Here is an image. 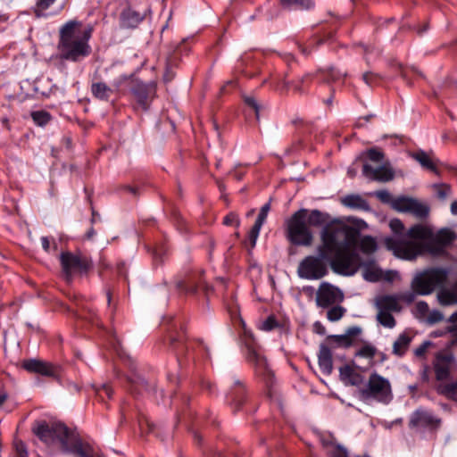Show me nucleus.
Here are the masks:
<instances>
[{
  "mask_svg": "<svg viewBox=\"0 0 457 457\" xmlns=\"http://www.w3.org/2000/svg\"><path fill=\"white\" fill-rule=\"evenodd\" d=\"M358 236L357 228L341 221L327 224L320 232L317 254L307 255L299 262L298 277L308 280L321 279L328 275V265L337 274L353 275L361 262L359 253L349 248L356 244Z\"/></svg>",
  "mask_w": 457,
  "mask_h": 457,
  "instance_id": "f257e3e1",
  "label": "nucleus"
},
{
  "mask_svg": "<svg viewBox=\"0 0 457 457\" xmlns=\"http://www.w3.org/2000/svg\"><path fill=\"white\" fill-rule=\"evenodd\" d=\"M389 227L394 236L385 238L386 247L396 257L408 261L425 253L443 255L446 247L456 238L455 233L448 228L434 233L430 227L423 224L413 225L405 231L403 222L398 219L391 220Z\"/></svg>",
  "mask_w": 457,
  "mask_h": 457,
  "instance_id": "f03ea898",
  "label": "nucleus"
},
{
  "mask_svg": "<svg viewBox=\"0 0 457 457\" xmlns=\"http://www.w3.org/2000/svg\"><path fill=\"white\" fill-rule=\"evenodd\" d=\"M92 29H83L77 21H69L59 31L58 51L62 60L79 62L91 53L88 41Z\"/></svg>",
  "mask_w": 457,
  "mask_h": 457,
  "instance_id": "7ed1b4c3",
  "label": "nucleus"
},
{
  "mask_svg": "<svg viewBox=\"0 0 457 457\" xmlns=\"http://www.w3.org/2000/svg\"><path fill=\"white\" fill-rule=\"evenodd\" d=\"M306 209H300L287 220V237L295 245H311L313 236L307 222Z\"/></svg>",
  "mask_w": 457,
  "mask_h": 457,
  "instance_id": "20e7f679",
  "label": "nucleus"
},
{
  "mask_svg": "<svg viewBox=\"0 0 457 457\" xmlns=\"http://www.w3.org/2000/svg\"><path fill=\"white\" fill-rule=\"evenodd\" d=\"M449 276V270L444 268H431L416 275L411 282L415 293L421 295L431 294L436 288L443 287Z\"/></svg>",
  "mask_w": 457,
  "mask_h": 457,
  "instance_id": "39448f33",
  "label": "nucleus"
},
{
  "mask_svg": "<svg viewBox=\"0 0 457 457\" xmlns=\"http://www.w3.org/2000/svg\"><path fill=\"white\" fill-rule=\"evenodd\" d=\"M360 395L364 400L373 399L383 403H388L393 397L389 380L376 372L370 376Z\"/></svg>",
  "mask_w": 457,
  "mask_h": 457,
  "instance_id": "423d86ee",
  "label": "nucleus"
},
{
  "mask_svg": "<svg viewBox=\"0 0 457 457\" xmlns=\"http://www.w3.org/2000/svg\"><path fill=\"white\" fill-rule=\"evenodd\" d=\"M60 262L63 277L68 283L71 282L75 273L85 274L93 266L92 261L80 253L62 252Z\"/></svg>",
  "mask_w": 457,
  "mask_h": 457,
  "instance_id": "0eeeda50",
  "label": "nucleus"
},
{
  "mask_svg": "<svg viewBox=\"0 0 457 457\" xmlns=\"http://www.w3.org/2000/svg\"><path fill=\"white\" fill-rule=\"evenodd\" d=\"M150 12V6L146 0H137L134 3L128 2V5L120 12V26L133 29Z\"/></svg>",
  "mask_w": 457,
  "mask_h": 457,
  "instance_id": "6e6552de",
  "label": "nucleus"
},
{
  "mask_svg": "<svg viewBox=\"0 0 457 457\" xmlns=\"http://www.w3.org/2000/svg\"><path fill=\"white\" fill-rule=\"evenodd\" d=\"M433 370L437 381H446L455 370V359L448 351H440L436 353L432 361Z\"/></svg>",
  "mask_w": 457,
  "mask_h": 457,
  "instance_id": "1a4fd4ad",
  "label": "nucleus"
},
{
  "mask_svg": "<svg viewBox=\"0 0 457 457\" xmlns=\"http://www.w3.org/2000/svg\"><path fill=\"white\" fill-rule=\"evenodd\" d=\"M345 295L343 291L328 283L321 282L316 292V304L320 308H328L337 303H340L344 301Z\"/></svg>",
  "mask_w": 457,
  "mask_h": 457,
  "instance_id": "9d476101",
  "label": "nucleus"
},
{
  "mask_svg": "<svg viewBox=\"0 0 457 457\" xmlns=\"http://www.w3.org/2000/svg\"><path fill=\"white\" fill-rule=\"evenodd\" d=\"M394 209L399 212H411L418 218H425L428 215L429 208L411 197H398L393 202Z\"/></svg>",
  "mask_w": 457,
  "mask_h": 457,
  "instance_id": "9b49d317",
  "label": "nucleus"
},
{
  "mask_svg": "<svg viewBox=\"0 0 457 457\" xmlns=\"http://www.w3.org/2000/svg\"><path fill=\"white\" fill-rule=\"evenodd\" d=\"M247 360L254 366L256 374L261 377L267 386L273 382L274 374L269 368L266 359L262 356L256 350L248 349Z\"/></svg>",
  "mask_w": 457,
  "mask_h": 457,
  "instance_id": "f8f14e48",
  "label": "nucleus"
},
{
  "mask_svg": "<svg viewBox=\"0 0 457 457\" xmlns=\"http://www.w3.org/2000/svg\"><path fill=\"white\" fill-rule=\"evenodd\" d=\"M130 91L137 102L146 110L149 101L155 93V86L154 84H145L138 80H132Z\"/></svg>",
  "mask_w": 457,
  "mask_h": 457,
  "instance_id": "ddd939ff",
  "label": "nucleus"
},
{
  "mask_svg": "<svg viewBox=\"0 0 457 457\" xmlns=\"http://www.w3.org/2000/svg\"><path fill=\"white\" fill-rule=\"evenodd\" d=\"M440 422V419L436 418L431 412L419 409L412 413L409 426L410 428H437Z\"/></svg>",
  "mask_w": 457,
  "mask_h": 457,
  "instance_id": "4468645a",
  "label": "nucleus"
},
{
  "mask_svg": "<svg viewBox=\"0 0 457 457\" xmlns=\"http://www.w3.org/2000/svg\"><path fill=\"white\" fill-rule=\"evenodd\" d=\"M355 224H356V227H353V228H357L359 232H360V230L364 229L368 227L367 223L362 220H356ZM359 237H360V235L357 237L356 244L350 246V248H349L350 251L356 253L353 249V247H354L356 245H358L359 249L365 254H371L377 251L378 244H377L376 239L373 237L364 236V237H361L360 240H359Z\"/></svg>",
  "mask_w": 457,
  "mask_h": 457,
  "instance_id": "2eb2a0df",
  "label": "nucleus"
},
{
  "mask_svg": "<svg viewBox=\"0 0 457 457\" xmlns=\"http://www.w3.org/2000/svg\"><path fill=\"white\" fill-rule=\"evenodd\" d=\"M362 173L364 176L378 181L386 182L394 179V171L386 165L373 168L370 164L364 163L362 166Z\"/></svg>",
  "mask_w": 457,
  "mask_h": 457,
  "instance_id": "dca6fc26",
  "label": "nucleus"
},
{
  "mask_svg": "<svg viewBox=\"0 0 457 457\" xmlns=\"http://www.w3.org/2000/svg\"><path fill=\"white\" fill-rule=\"evenodd\" d=\"M22 367L29 372L46 377H53L55 375V369L52 364L36 359L24 361Z\"/></svg>",
  "mask_w": 457,
  "mask_h": 457,
  "instance_id": "f3484780",
  "label": "nucleus"
},
{
  "mask_svg": "<svg viewBox=\"0 0 457 457\" xmlns=\"http://www.w3.org/2000/svg\"><path fill=\"white\" fill-rule=\"evenodd\" d=\"M412 158L417 161L424 169H427L436 176L441 177V171L438 169V165L444 166L446 168V164H444L439 160H433L429 154L426 153L423 150H419L412 154Z\"/></svg>",
  "mask_w": 457,
  "mask_h": 457,
  "instance_id": "a211bd4d",
  "label": "nucleus"
},
{
  "mask_svg": "<svg viewBox=\"0 0 457 457\" xmlns=\"http://www.w3.org/2000/svg\"><path fill=\"white\" fill-rule=\"evenodd\" d=\"M334 346L329 345L328 344H321L320 345L318 361L320 370L325 375L331 374L333 370V359H332V350Z\"/></svg>",
  "mask_w": 457,
  "mask_h": 457,
  "instance_id": "6ab92c4d",
  "label": "nucleus"
},
{
  "mask_svg": "<svg viewBox=\"0 0 457 457\" xmlns=\"http://www.w3.org/2000/svg\"><path fill=\"white\" fill-rule=\"evenodd\" d=\"M270 209V203L265 204L261 208L258 217H257L253 228H251V230L249 232L248 240H249L251 248H253L255 246L256 240L260 234V230L267 219Z\"/></svg>",
  "mask_w": 457,
  "mask_h": 457,
  "instance_id": "aec40b11",
  "label": "nucleus"
},
{
  "mask_svg": "<svg viewBox=\"0 0 457 457\" xmlns=\"http://www.w3.org/2000/svg\"><path fill=\"white\" fill-rule=\"evenodd\" d=\"M339 376L345 385L359 386L363 382V377L348 364L340 367Z\"/></svg>",
  "mask_w": 457,
  "mask_h": 457,
  "instance_id": "412c9836",
  "label": "nucleus"
},
{
  "mask_svg": "<svg viewBox=\"0 0 457 457\" xmlns=\"http://www.w3.org/2000/svg\"><path fill=\"white\" fill-rule=\"evenodd\" d=\"M376 306L378 310L388 312H399L402 309L396 295H382L377 298Z\"/></svg>",
  "mask_w": 457,
  "mask_h": 457,
  "instance_id": "4be33fe9",
  "label": "nucleus"
},
{
  "mask_svg": "<svg viewBox=\"0 0 457 457\" xmlns=\"http://www.w3.org/2000/svg\"><path fill=\"white\" fill-rule=\"evenodd\" d=\"M54 442L59 441L63 449H68L71 436L68 428L62 423H53Z\"/></svg>",
  "mask_w": 457,
  "mask_h": 457,
  "instance_id": "5701e85b",
  "label": "nucleus"
},
{
  "mask_svg": "<svg viewBox=\"0 0 457 457\" xmlns=\"http://www.w3.org/2000/svg\"><path fill=\"white\" fill-rule=\"evenodd\" d=\"M342 204L345 206L353 208V209H358V210H363V211H369L370 205L368 202L362 198L359 195H348L345 196L342 199Z\"/></svg>",
  "mask_w": 457,
  "mask_h": 457,
  "instance_id": "b1692460",
  "label": "nucleus"
},
{
  "mask_svg": "<svg viewBox=\"0 0 457 457\" xmlns=\"http://www.w3.org/2000/svg\"><path fill=\"white\" fill-rule=\"evenodd\" d=\"M33 431L46 444L50 445L54 443L53 424L42 422Z\"/></svg>",
  "mask_w": 457,
  "mask_h": 457,
  "instance_id": "393cba45",
  "label": "nucleus"
},
{
  "mask_svg": "<svg viewBox=\"0 0 457 457\" xmlns=\"http://www.w3.org/2000/svg\"><path fill=\"white\" fill-rule=\"evenodd\" d=\"M92 95L102 101H108L112 93V89L104 82H95L91 85Z\"/></svg>",
  "mask_w": 457,
  "mask_h": 457,
  "instance_id": "a878e982",
  "label": "nucleus"
},
{
  "mask_svg": "<svg viewBox=\"0 0 457 457\" xmlns=\"http://www.w3.org/2000/svg\"><path fill=\"white\" fill-rule=\"evenodd\" d=\"M411 342V337L403 333L398 337L393 345V353L398 356H402L409 348Z\"/></svg>",
  "mask_w": 457,
  "mask_h": 457,
  "instance_id": "bb28decb",
  "label": "nucleus"
},
{
  "mask_svg": "<svg viewBox=\"0 0 457 457\" xmlns=\"http://www.w3.org/2000/svg\"><path fill=\"white\" fill-rule=\"evenodd\" d=\"M328 220V215L320 212L319 210H312L307 212L306 222L308 227L314 226L320 227Z\"/></svg>",
  "mask_w": 457,
  "mask_h": 457,
  "instance_id": "cd10ccee",
  "label": "nucleus"
},
{
  "mask_svg": "<svg viewBox=\"0 0 457 457\" xmlns=\"http://www.w3.org/2000/svg\"><path fill=\"white\" fill-rule=\"evenodd\" d=\"M436 392L445 397L457 401V380L453 383H440Z\"/></svg>",
  "mask_w": 457,
  "mask_h": 457,
  "instance_id": "c85d7f7f",
  "label": "nucleus"
},
{
  "mask_svg": "<svg viewBox=\"0 0 457 457\" xmlns=\"http://www.w3.org/2000/svg\"><path fill=\"white\" fill-rule=\"evenodd\" d=\"M437 299L441 305H453L457 303V293L454 290L442 289L437 294Z\"/></svg>",
  "mask_w": 457,
  "mask_h": 457,
  "instance_id": "c756f323",
  "label": "nucleus"
},
{
  "mask_svg": "<svg viewBox=\"0 0 457 457\" xmlns=\"http://www.w3.org/2000/svg\"><path fill=\"white\" fill-rule=\"evenodd\" d=\"M312 78H313L312 74L307 73L304 76H303L301 78V79L299 80V82H297V83L285 82L284 86H283V89H285V91L287 92V90H289L290 87H292L295 93L303 94V93H304L303 86L304 84L312 81Z\"/></svg>",
  "mask_w": 457,
  "mask_h": 457,
  "instance_id": "7c9ffc66",
  "label": "nucleus"
},
{
  "mask_svg": "<svg viewBox=\"0 0 457 457\" xmlns=\"http://www.w3.org/2000/svg\"><path fill=\"white\" fill-rule=\"evenodd\" d=\"M56 0H37L33 8L34 14L37 17H46L47 10L55 3Z\"/></svg>",
  "mask_w": 457,
  "mask_h": 457,
  "instance_id": "2f4dec72",
  "label": "nucleus"
},
{
  "mask_svg": "<svg viewBox=\"0 0 457 457\" xmlns=\"http://www.w3.org/2000/svg\"><path fill=\"white\" fill-rule=\"evenodd\" d=\"M317 75L321 76L323 82L329 83L338 80L341 77L345 76V73H342L334 68L328 69L326 71H319Z\"/></svg>",
  "mask_w": 457,
  "mask_h": 457,
  "instance_id": "473e14b6",
  "label": "nucleus"
},
{
  "mask_svg": "<svg viewBox=\"0 0 457 457\" xmlns=\"http://www.w3.org/2000/svg\"><path fill=\"white\" fill-rule=\"evenodd\" d=\"M381 270L374 264L364 265L363 277L366 280L375 282L380 279Z\"/></svg>",
  "mask_w": 457,
  "mask_h": 457,
  "instance_id": "72a5a7b5",
  "label": "nucleus"
},
{
  "mask_svg": "<svg viewBox=\"0 0 457 457\" xmlns=\"http://www.w3.org/2000/svg\"><path fill=\"white\" fill-rule=\"evenodd\" d=\"M432 188L434 189L436 197L441 201L446 200L452 195L451 187L445 183L434 184Z\"/></svg>",
  "mask_w": 457,
  "mask_h": 457,
  "instance_id": "f704fd0d",
  "label": "nucleus"
},
{
  "mask_svg": "<svg viewBox=\"0 0 457 457\" xmlns=\"http://www.w3.org/2000/svg\"><path fill=\"white\" fill-rule=\"evenodd\" d=\"M346 312V309L341 305L333 306L327 312V318L331 322H336L341 320Z\"/></svg>",
  "mask_w": 457,
  "mask_h": 457,
  "instance_id": "c9c22d12",
  "label": "nucleus"
},
{
  "mask_svg": "<svg viewBox=\"0 0 457 457\" xmlns=\"http://www.w3.org/2000/svg\"><path fill=\"white\" fill-rule=\"evenodd\" d=\"M378 321L384 327L392 328L395 326V320L393 315L388 312L378 310L377 314Z\"/></svg>",
  "mask_w": 457,
  "mask_h": 457,
  "instance_id": "e433bc0d",
  "label": "nucleus"
},
{
  "mask_svg": "<svg viewBox=\"0 0 457 457\" xmlns=\"http://www.w3.org/2000/svg\"><path fill=\"white\" fill-rule=\"evenodd\" d=\"M64 450L75 453L79 457H89L87 449L84 447L83 444L79 440H75L74 442H71V440L69 442L68 449Z\"/></svg>",
  "mask_w": 457,
  "mask_h": 457,
  "instance_id": "4c0bfd02",
  "label": "nucleus"
},
{
  "mask_svg": "<svg viewBox=\"0 0 457 457\" xmlns=\"http://www.w3.org/2000/svg\"><path fill=\"white\" fill-rule=\"evenodd\" d=\"M280 4L285 7L295 5L302 9H310L313 6L311 0H279Z\"/></svg>",
  "mask_w": 457,
  "mask_h": 457,
  "instance_id": "58836bf2",
  "label": "nucleus"
},
{
  "mask_svg": "<svg viewBox=\"0 0 457 457\" xmlns=\"http://www.w3.org/2000/svg\"><path fill=\"white\" fill-rule=\"evenodd\" d=\"M34 122L39 126H45L51 120V115L46 111H37L31 113Z\"/></svg>",
  "mask_w": 457,
  "mask_h": 457,
  "instance_id": "ea45409f",
  "label": "nucleus"
},
{
  "mask_svg": "<svg viewBox=\"0 0 457 457\" xmlns=\"http://www.w3.org/2000/svg\"><path fill=\"white\" fill-rule=\"evenodd\" d=\"M330 342H334L337 345H343L345 346H350L352 345V339L348 337V335H331L327 337V342L325 344L330 345Z\"/></svg>",
  "mask_w": 457,
  "mask_h": 457,
  "instance_id": "a19ab883",
  "label": "nucleus"
},
{
  "mask_svg": "<svg viewBox=\"0 0 457 457\" xmlns=\"http://www.w3.org/2000/svg\"><path fill=\"white\" fill-rule=\"evenodd\" d=\"M448 322H450L451 325L448 327L447 330L454 337L451 342V345H457V312L449 317Z\"/></svg>",
  "mask_w": 457,
  "mask_h": 457,
  "instance_id": "79ce46f5",
  "label": "nucleus"
},
{
  "mask_svg": "<svg viewBox=\"0 0 457 457\" xmlns=\"http://www.w3.org/2000/svg\"><path fill=\"white\" fill-rule=\"evenodd\" d=\"M366 155L370 161L373 162H382L385 154L378 148H370L366 152Z\"/></svg>",
  "mask_w": 457,
  "mask_h": 457,
  "instance_id": "37998d69",
  "label": "nucleus"
},
{
  "mask_svg": "<svg viewBox=\"0 0 457 457\" xmlns=\"http://www.w3.org/2000/svg\"><path fill=\"white\" fill-rule=\"evenodd\" d=\"M444 319L443 313L438 310H433L428 312L427 321L429 324H436L442 321Z\"/></svg>",
  "mask_w": 457,
  "mask_h": 457,
  "instance_id": "c03bdc74",
  "label": "nucleus"
},
{
  "mask_svg": "<svg viewBox=\"0 0 457 457\" xmlns=\"http://www.w3.org/2000/svg\"><path fill=\"white\" fill-rule=\"evenodd\" d=\"M278 327V322L274 316L268 317L261 325V328L265 331H270Z\"/></svg>",
  "mask_w": 457,
  "mask_h": 457,
  "instance_id": "a18cd8bd",
  "label": "nucleus"
},
{
  "mask_svg": "<svg viewBox=\"0 0 457 457\" xmlns=\"http://www.w3.org/2000/svg\"><path fill=\"white\" fill-rule=\"evenodd\" d=\"M96 393L102 400L104 399V395L107 398H111L112 395V390L108 385H103L101 387L96 388Z\"/></svg>",
  "mask_w": 457,
  "mask_h": 457,
  "instance_id": "49530a36",
  "label": "nucleus"
},
{
  "mask_svg": "<svg viewBox=\"0 0 457 457\" xmlns=\"http://www.w3.org/2000/svg\"><path fill=\"white\" fill-rule=\"evenodd\" d=\"M432 345L430 341H424L419 347L414 350V354L418 358H423L429 346Z\"/></svg>",
  "mask_w": 457,
  "mask_h": 457,
  "instance_id": "de8ad7c7",
  "label": "nucleus"
},
{
  "mask_svg": "<svg viewBox=\"0 0 457 457\" xmlns=\"http://www.w3.org/2000/svg\"><path fill=\"white\" fill-rule=\"evenodd\" d=\"M14 447L18 457H28L27 447L22 441H15Z\"/></svg>",
  "mask_w": 457,
  "mask_h": 457,
  "instance_id": "09e8293b",
  "label": "nucleus"
},
{
  "mask_svg": "<svg viewBox=\"0 0 457 457\" xmlns=\"http://www.w3.org/2000/svg\"><path fill=\"white\" fill-rule=\"evenodd\" d=\"M375 354V349L371 346L365 345L361 347L359 352L357 353V355L367 357V358H372Z\"/></svg>",
  "mask_w": 457,
  "mask_h": 457,
  "instance_id": "8fccbe9b",
  "label": "nucleus"
},
{
  "mask_svg": "<svg viewBox=\"0 0 457 457\" xmlns=\"http://www.w3.org/2000/svg\"><path fill=\"white\" fill-rule=\"evenodd\" d=\"M239 219L237 215L235 213H229L224 218V224L226 225H236L237 227L239 226Z\"/></svg>",
  "mask_w": 457,
  "mask_h": 457,
  "instance_id": "3c124183",
  "label": "nucleus"
},
{
  "mask_svg": "<svg viewBox=\"0 0 457 457\" xmlns=\"http://www.w3.org/2000/svg\"><path fill=\"white\" fill-rule=\"evenodd\" d=\"M245 103L248 106L253 109L255 112L256 119H259V112H260V106L256 100L253 97H247L245 98Z\"/></svg>",
  "mask_w": 457,
  "mask_h": 457,
  "instance_id": "603ef678",
  "label": "nucleus"
},
{
  "mask_svg": "<svg viewBox=\"0 0 457 457\" xmlns=\"http://www.w3.org/2000/svg\"><path fill=\"white\" fill-rule=\"evenodd\" d=\"M416 310L422 316H425L426 314H428V312H429L428 304L424 301H420V302L417 303Z\"/></svg>",
  "mask_w": 457,
  "mask_h": 457,
  "instance_id": "864d4df0",
  "label": "nucleus"
},
{
  "mask_svg": "<svg viewBox=\"0 0 457 457\" xmlns=\"http://www.w3.org/2000/svg\"><path fill=\"white\" fill-rule=\"evenodd\" d=\"M235 385L238 386V395H240L239 400L233 399V402L236 405H239L243 403V395H244V386L243 383L239 380L235 381Z\"/></svg>",
  "mask_w": 457,
  "mask_h": 457,
  "instance_id": "5fc2aeb1",
  "label": "nucleus"
},
{
  "mask_svg": "<svg viewBox=\"0 0 457 457\" xmlns=\"http://www.w3.org/2000/svg\"><path fill=\"white\" fill-rule=\"evenodd\" d=\"M329 457H348V455L344 448L337 446L331 451Z\"/></svg>",
  "mask_w": 457,
  "mask_h": 457,
  "instance_id": "6e6d98bb",
  "label": "nucleus"
},
{
  "mask_svg": "<svg viewBox=\"0 0 457 457\" xmlns=\"http://www.w3.org/2000/svg\"><path fill=\"white\" fill-rule=\"evenodd\" d=\"M177 287L179 289L185 290L186 292L194 293L196 290V287L193 285H187L185 281H179Z\"/></svg>",
  "mask_w": 457,
  "mask_h": 457,
  "instance_id": "4d7b16f0",
  "label": "nucleus"
},
{
  "mask_svg": "<svg viewBox=\"0 0 457 457\" xmlns=\"http://www.w3.org/2000/svg\"><path fill=\"white\" fill-rule=\"evenodd\" d=\"M376 196L384 203H387L390 200V194L386 190L376 192Z\"/></svg>",
  "mask_w": 457,
  "mask_h": 457,
  "instance_id": "13d9d810",
  "label": "nucleus"
},
{
  "mask_svg": "<svg viewBox=\"0 0 457 457\" xmlns=\"http://www.w3.org/2000/svg\"><path fill=\"white\" fill-rule=\"evenodd\" d=\"M376 78H377V75L372 72H365L362 75V79H363L364 82L367 83L368 85H371L374 82V80L376 79Z\"/></svg>",
  "mask_w": 457,
  "mask_h": 457,
  "instance_id": "bf43d9fd",
  "label": "nucleus"
},
{
  "mask_svg": "<svg viewBox=\"0 0 457 457\" xmlns=\"http://www.w3.org/2000/svg\"><path fill=\"white\" fill-rule=\"evenodd\" d=\"M313 330L315 333L320 334V335H325V333H326L325 327L320 321H316L313 324Z\"/></svg>",
  "mask_w": 457,
  "mask_h": 457,
  "instance_id": "052dcab7",
  "label": "nucleus"
},
{
  "mask_svg": "<svg viewBox=\"0 0 457 457\" xmlns=\"http://www.w3.org/2000/svg\"><path fill=\"white\" fill-rule=\"evenodd\" d=\"M361 333V329L357 327H352L348 328L346 335L351 338V337L357 336Z\"/></svg>",
  "mask_w": 457,
  "mask_h": 457,
  "instance_id": "680f3d73",
  "label": "nucleus"
},
{
  "mask_svg": "<svg viewBox=\"0 0 457 457\" xmlns=\"http://www.w3.org/2000/svg\"><path fill=\"white\" fill-rule=\"evenodd\" d=\"M41 244H42V247L44 248L45 251H49V248H50V242L48 240L47 237H42L41 238Z\"/></svg>",
  "mask_w": 457,
  "mask_h": 457,
  "instance_id": "e2e57ef3",
  "label": "nucleus"
},
{
  "mask_svg": "<svg viewBox=\"0 0 457 457\" xmlns=\"http://www.w3.org/2000/svg\"><path fill=\"white\" fill-rule=\"evenodd\" d=\"M234 178L237 180H240L243 179L245 172L241 170H234L230 173Z\"/></svg>",
  "mask_w": 457,
  "mask_h": 457,
  "instance_id": "0e129e2a",
  "label": "nucleus"
},
{
  "mask_svg": "<svg viewBox=\"0 0 457 457\" xmlns=\"http://www.w3.org/2000/svg\"><path fill=\"white\" fill-rule=\"evenodd\" d=\"M124 190H126L127 192H129L134 195H137V188L131 187V186H125Z\"/></svg>",
  "mask_w": 457,
  "mask_h": 457,
  "instance_id": "69168bd1",
  "label": "nucleus"
},
{
  "mask_svg": "<svg viewBox=\"0 0 457 457\" xmlns=\"http://www.w3.org/2000/svg\"><path fill=\"white\" fill-rule=\"evenodd\" d=\"M7 397V394L4 391L0 390V406L6 401Z\"/></svg>",
  "mask_w": 457,
  "mask_h": 457,
  "instance_id": "338daca9",
  "label": "nucleus"
},
{
  "mask_svg": "<svg viewBox=\"0 0 457 457\" xmlns=\"http://www.w3.org/2000/svg\"><path fill=\"white\" fill-rule=\"evenodd\" d=\"M451 212L457 215V200L453 201L451 204Z\"/></svg>",
  "mask_w": 457,
  "mask_h": 457,
  "instance_id": "774afa93",
  "label": "nucleus"
}]
</instances>
